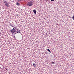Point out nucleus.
Segmentation results:
<instances>
[{
  "label": "nucleus",
  "instance_id": "obj_1",
  "mask_svg": "<svg viewBox=\"0 0 74 74\" xmlns=\"http://www.w3.org/2000/svg\"><path fill=\"white\" fill-rule=\"evenodd\" d=\"M16 31V29L13 28L12 30L10 31V32H12V34H14V33H15Z\"/></svg>",
  "mask_w": 74,
  "mask_h": 74
},
{
  "label": "nucleus",
  "instance_id": "obj_2",
  "mask_svg": "<svg viewBox=\"0 0 74 74\" xmlns=\"http://www.w3.org/2000/svg\"><path fill=\"white\" fill-rule=\"evenodd\" d=\"M32 1H31L30 2H28L27 4V5H29V7H31V6H32V3H33V2H32Z\"/></svg>",
  "mask_w": 74,
  "mask_h": 74
},
{
  "label": "nucleus",
  "instance_id": "obj_3",
  "mask_svg": "<svg viewBox=\"0 0 74 74\" xmlns=\"http://www.w3.org/2000/svg\"><path fill=\"white\" fill-rule=\"evenodd\" d=\"M4 3H5V5H6L7 7H9V5H8V3H7V1H4Z\"/></svg>",
  "mask_w": 74,
  "mask_h": 74
},
{
  "label": "nucleus",
  "instance_id": "obj_4",
  "mask_svg": "<svg viewBox=\"0 0 74 74\" xmlns=\"http://www.w3.org/2000/svg\"><path fill=\"white\" fill-rule=\"evenodd\" d=\"M16 33H14L15 34H16V33H19V30H18L17 29L16 30Z\"/></svg>",
  "mask_w": 74,
  "mask_h": 74
},
{
  "label": "nucleus",
  "instance_id": "obj_5",
  "mask_svg": "<svg viewBox=\"0 0 74 74\" xmlns=\"http://www.w3.org/2000/svg\"><path fill=\"white\" fill-rule=\"evenodd\" d=\"M33 66H34V67H35V68L36 67V64H35V63L34 62L33 63Z\"/></svg>",
  "mask_w": 74,
  "mask_h": 74
},
{
  "label": "nucleus",
  "instance_id": "obj_6",
  "mask_svg": "<svg viewBox=\"0 0 74 74\" xmlns=\"http://www.w3.org/2000/svg\"><path fill=\"white\" fill-rule=\"evenodd\" d=\"M33 11L34 13L35 14H36V11L35 10H34Z\"/></svg>",
  "mask_w": 74,
  "mask_h": 74
},
{
  "label": "nucleus",
  "instance_id": "obj_7",
  "mask_svg": "<svg viewBox=\"0 0 74 74\" xmlns=\"http://www.w3.org/2000/svg\"><path fill=\"white\" fill-rule=\"evenodd\" d=\"M16 5H18V6H19V5H20V3H19L18 2H17L16 3Z\"/></svg>",
  "mask_w": 74,
  "mask_h": 74
},
{
  "label": "nucleus",
  "instance_id": "obj_8",
  "mask_svg": "<svg viewBox=\"0 0 74 74\" xmlns=\"http://www.w3.org/2000/svg\"><path fill=\"white\" fill-rule=\"evenodd\" d=\"M47 51H48L49 52H50V53H51V51H50V50L49 49H47Z\"/></svg>",
  "mask_w": 74,
  "mask_h": 74
},
{
  "label": "nucleus",
  "instance_id": "obj_9",
  "mask_svg": "<svg viewBox=\"0 0 74 74\" xmlns=\"http://www.w3.org/2000/svg\"><path fill=\"white\" fill-rule=\"evenodd\" d=\"M13 29H16V27H14Z\"/></svg>",
  "mask_w": 74,
  "mask_h": 74
},
{
  "label": "nucleus",
  "instance_id": "obj_10",
  "mask_svg": "<svg viewBox=\"0 0 74 74\" xmlns=\"http://www.w3.org/2000/svg\"><path fill=\"white\" fill-rule=\"evenodd\" d=\"M52 64H55V62H52Z\"/></svg>",
  "mask_w": 74,
  "mask_h": 74
},
{
  "label": "nucleus",
  "instance_id": "obj_11",
  "mask_svg": "<svg viewBox=\"0 0 74 74\" xmlns=\"http://www.w3.org/2000/svg\"><path fill=\"white\" fill-rule=\"evenodd\" d=\"M51 1H54L55 0H51Z\"/></svg>",
  "mask_w": 74,
  "mask_h": 74
},
{
  "label": "nucleus",
  "instance_id": "obj_12",
  "mask_svg": "<svg viewBox=\"0 0 74 74\" xmlns=\"http://www.w3.org/2000/svg\"><path fill=\"white\" fill-rule=\"evenodd\" d=\"M18 2L21 1V0H18Z\"/></svg>",
  "mask_w": 74,
  "mask_h": 74
}]
</instances>
